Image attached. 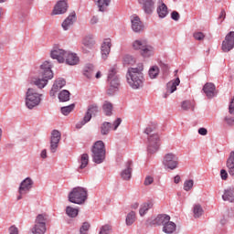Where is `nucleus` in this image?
I'll use <instances>...</instances> for the list:
<instances>
[{
	"instance_id": "obj_1",
	"label": "nucleus",
	"mask_w": 234,
	"mask_h": 234,
	"mask_svg": "<svg viewBox=\"0 0 234 234\" xmlns=\"http://www.w3.org/2000/svg\"><path fill=\"white\" fill-rule=\"evenodd\" d=\"M144 70V66H141L139 68H130L128 69V71L126 73V81L131 87V89H133L134 90L138 89H142L144 87V73L142 72Z\"/></svg>"
},
{
	"instance_id": "obj_2",
	"label": "nucleus",
	"mask_w": 234,
	"mask_h": 234,
	"mask_svg": "<svg viewBox=\"0 0 234 234\" xmlns=\"http://www.w3.org/2000/svg\"><path fill=\"white\" fill-rule=\"evenodd\" d=\"M51 69L52 66L50 65V62L44 61L40 66V75L38 78L33 80L34 85L38 87V89H45L47 83H48V80L54 78V73Z\"/></svg>"
},
{
	"instance_id": "obj_3",
	"label": "nucleus",
	"mask_w": 234,
	"mask_h": 234,
	"mask_svg": "<svg viewBox=\"0 0 234 234\" xmlns=\"http://www.w3.org/2000/svg\"><path fill=\"white\" fill-rule=\"evenodd\" d=\"M52 59H57L58 63H67V65H78L80 57L75 53L67 52L63 49H54L50 53Z\"/></svg>"
},
{
	"instance_id": "obj_4",
	"label": "nucleus",
	"mask_w": 234,
	"mask_h": 234,
	"mask_svg": "<svg viewBox=\"0 0 234 234\" xmlns=\"http://www.w3.org/2000/svg\"><path fill=\"white\" fill-rule=\"evenodd\" d=\"M133 48L139 50L143 58H151L154 54V48L147 44L146 39L134 40L133 43Z\"/></svg>"
},
{
	"instance_id": "obj_5",
	"label": "nucleus",
	"mask_w": 234,
	"mask_h": 234,
	"mask_svg": "<svg viewBox=\"0 0 234 234\" xmlns=\"http://www.w3.org/2000/svg\"><path fill=\"white\" fill-rule=\"evenodd\" d=\"M69 200L72 204H84L85 200H87V190L83 187H75L69 194Z\"/></svg>"
},
{
	"instance_id": "obj_6",
	"label": "nucleus",
	"mask_w": 234,
	"mask_h": 234,
	"mask_svg": "<svg viewBox=\"0 0 234 234\" xmlns=\"http://www.w3.org/2000/svg\"><path fill=\"white\" fill-rule=\"evenodd\" d=\"M41 103V94L34 88H29L26 95V105L27 109H34Z\"/></svg>"
},
{
	"instance_id": "obj_7",
	"label": "nucleus",
	"mask_w": 234,
	"mask_h": 234,
	"mask_svg": "<svg viewBox=\"0 0 234 234\" xmlns=\"http://www.w3.org/2000/svg\"><path fill=\"white\" fill-rule=\"evenodd\" d=\"M93 162L101 164L105 160V144L102 141H97L91 149Z\"/></svg>"
},
{
	"instance_id": "obj_8",
	"label": "nucleus",
	"mask_w": 234,
	"mask_h": 234,
	"mask_svg": "<svg viewBox=\"0 0 234 234\" xmlns=\"http://www.w3.org/2000/svg\"><path fill=\"white\" fill-rule=\"evenodd\" d=\"M33 234H45L47 233V216L38 214L35 219V225L31 229Z\"/></svg>"
},
{
	"instance_id": "obj_9",
	"label": "nucleus",
	"mask_w": 234,
	"mask_h": 234,
	"mask_svg": "<svg viewBox=\"0 0 234 234\" xmlns=\"http://www.w3.org/2000/svg\"><path fill=\"white\" fill-rule=\"evenodd\" d=\"M163 165L165 167H167V169H171L172 171L176 169V167H178V156L174 153L165 154Z\"/></svg>"
},
{
	"instance_id": "obj_10",
	"label": "nucleus",
	"mask_w": 234,
	"mask_h": 234,
	"mask_svg": "<svg viewBox=\"0 0 234 234\" xmlns=\"http://www.w3.org/2000/svg\"><path fill=\"white\" fill-rule=\"evenodd\" d=\"M158 149H160V135L154 133L148 138V153L154 154Z\"/></svg>"
},
{
	"instance_id": "obj_11",
	"label": "nucleus",
	"mask_w": 234,
	"mask_h": 234,
	"mask_svg": "<svg viewBox=\"0 0 234 234\" xmlns=\"http://www.w3.org/2000/svg\"><path fill=\"white\" fill-rule=\"evenodd\" d=\"M234 48V31L228 33L222 41L221 50L222 52H230Z\"/></svg>"
},
{
	"instance_id": "obj_12",
	"label": "nucleus",
	"mask_w": 234,
	"mask_h": 234,
	"mask_svg": "<svg viewBox=\"0 0 234 234\" xmlns=\"http://www.w3.org/2000/svg\"><path fill=\"white\" fill-rule=\"evenodd\" d=\"M34 182L30 177L26 178L24 181L21 182L18 193L19 196L17 197V200H21L23 198V195H27L30 189H32V185Z\"/></svg>"
},
{
	"instance_id": "obj_13",
	"label": "nucleus",
	"mask_w": 234,
	"mask_h": 234,
	"mask_svg": "<svg viewBox=\"0 0 234 234\" xmlns=\"http://www.w3.org/2000/svg\"><path fill=\"white\" fill-rule=\"evenodd\" d=\"M108 82L110 83V90H114L120 87V80L118 75H116V69L112 68L108 73Z\"/></svg>"
},
{
	"instance_id": "obj_14",
	"label": "nucleus",
	"mask_w": 234,
	"mask_h": 234,
	"mask_svg": "<svg viewBox=\"0 0 234 234\" xmlns=\"http://www.w3.org/2000/svg\"><path fill=\"white\" fill-rule=\"evenodd\" d=\"M59 140H61V133L58 130H53L51 133L50 139V151L51 153H56L58 145L59 144Z\"/></svg>"
},
{
	"instance_id": "obj_15",
	"label": "nucleus",
	"mask_w": 234,
	"mask_h": 234,
	"mask_svg": "<svg viewBox=\"0 0 234 234\" xmlns=\"http://www.w3.org/2000/svg\"><path fill=\"white\" fill-rule=\"evenodd\" d=\"M138 3L143 5V10L145 14L151 15L154 12L156 0H138Z\"/></svg>"
},
{
	"instance_id": "obj_16",
	"label": "nucleus",
	"mask_w": 234,
	"mask_h": 234,
	"mask_svg": "<svg viewBox=\"0 0 234 234\" xmlns=\"http://www.w3.org/2000/svg\"><path fill=\"white\" fill-rule=\"evenodd\" d=\"M131 23H132V30L133 32H144V28L145 27L144 26V23H142V20H140V17L136 15L131 16Z\"/></svg>"
},
{
	"instance_id": "obj_17",
	"label": "nucleus",
	"mask_w": 234,
	"mask_h": 234,
	"mask_svg": "<svg viewBox=\"0 0 234 234\" xmlns=\"http://www.w3.org/2000/svg\"><path fill=\"white\" fill-rule=\"evenodd\" d=\"M69 9V5L67 4V1L62 0L58 1L53 9V16H59L60 14H65L67 10Z\"/></svg>"
},
{
	"instance_id": "obj_18",
	"label": "nucleus",
	"mask_w": 234,
	"mask_h": 234,
	"mask_svg": "<svg viewBox=\"0 0 234 234\" xmlns=\"http://www.w3.org/2000/svg\"><path fill=\"white\" fill-rule=\"evenodd\" d=\"M111 47H112V44L111 43V38H105L101 48L102 59H107V58H109V54H111Z\"/></svg>"
},
{
	"instance_id": "obj_19",
	"label": "nucleus",
	"mask_w": 234,
	"mask_h": 234,
	"mask_svg": "<svg viewBox=\"0 0 234 234\" xmlns=\"http://www.w3.org/2000/svg\"><path fill=\"white\" fill-rule=\"evenodd\" d=\"M94 38L92 37V36H86L83 37L82 39V50L83 52H89V50H92V48H94Z\"/></svg>"
},
{
	"instance_id": "obj_20",
	"label": "nucleus",
	"mask_w": 234,
	"mask_h": 234,
	"mask_svg": "<svg viewBox=\"0 0 234 234\" xmlns=\"http://www.w3.org/2000/svg\"><path fill=\"white\" fill-rule=\"evenodd\" d=\"M203 91L208 99L215 98V96H217V88L215 87V84L211 82H207L204 85Z\"/></svg>"
},
{
	"instance_id": "obj_21",
	"label": "nucleus",
	"mask_w": 234,
	"mask_h": 234,
	"mask_svg": "<svg viewBox=\"0 0 234 234\" xmlns=\"http://www.w3.org/2000/svg\"><path fill=\"white\" fill-rule=\"evenodd\" d=\"M132 173H133V161L129 160L124 164V169L121 173V176L122 178H123V180H131Z\"/></svg>"
},
{
	"instance_id": "obj_22",
	"label": "nucleus",
	"mask_w": 234,
	"mask_h": 234,
	"mask_svg": "<svg viewBox=\"0 0 234 234\" xmlns=\"http://www.w3.org/2000/svg\"><path fill=\"white\" fill-rule=\"evenodd\" d=\"M180 85V79L176 78V80H170L166 84V93L165 94V98H167L169 94H173L175 90H176V87Z\"/></svg>"
},
{
	"instance_id": "obj_23",
	"label": "nucleus",
	"mask_w": 234,
	"mask_h": 234,
	"mask_svg": "<svg viewBox=\"0 0 234 234\" xmlns=\"http://www.w3.org/2000/svg\"><path fill=\"white\" fill-rule=\"evenodd\" d=\"M76 12H72L63 22L62 28L63 30H69L74 23H76Z\"/></svg>"
},
{
	"instance_id": "obj_24",
	"label": "nucleus",
	"mask_w": 234,
	"mask_h": 234,
	"mask_svg": "<svg viewBox=\"0 0 234 234\" xmlns=\"http://www.w3.org/2000/svg\"><path fill=\"white\" fill-rule=\"evenodd\" d=\"M67 85V81L63 79H58L55 81L53 84V87L49 92L50 96H56V94L58 92L59 89H63Z\"/></svg>"
},
{
	"instance_id": "obj_25",
	"label": "nucleus",
	"mask_w": 234,
	"mask_h": 234,
	"mask_svg": "<svg viewBox=\"0 0 234 234\" xmlns=\"http://www.w3.org/2000/svg\"><path fill=\"white\" fill-rule=\"evenodd\" d=\"M169 220H171V217L165 214H160L154 218V224L164 227L165 224L168 223Z\"/></svg>"
},
{
	"instance_id": "obj_26",
	"label": "nucleus",
	"mask_w": 234,
	"mask_h": 234,
	"mask_svg": "<svg viewBox=\"0 0 234 234\" xmlns=\"http://www.w3.org/2000/svg\"><path fill=\"white\" fill-rule=\"evenodd\" d=\"M222 199L225 200V202H234V186H230L224 190Z\"/></svg>"
},
{
	"instance_id": "obj_27",
	"label": "nucleus",
	"mask_w": 234,
	"mask_h": 234,
	"mask_svg": "<svg viewBox=\"0 0 234 234\" xmlns=\"http://www.w3.org/2000/svg\"><path fill=\"white\" fill-rule=\"evenodd\" d=\"M227 168L230 176H234V151L230 152L227 160Z\"/></svg>"
},
{
	"instance_id": "obj_28",
	"label": "nucleus",
	"mask_w": 234,
	"mask_h": 234,
	"mask_svg": "<svg viewBox=\"0 0 234 234\" xmlns=\"http://www.w3.org/2000/svg\"><path fill=\"white\" fill-rule=\"evenodd\" d=\"M164 233L172 234L176 231V224L175 222L169 220L167 223H165L163 227Z\"/></svg>"
},
{
	"instance_id": "obj_29",
	"label": "nucleus",
	"mask_w": 234,
	"mask_h": 234,
	"mask_svg": "<svg viewBox=\"0 0 234 234\" xmlns=\"http://www.w3.org/2000/svg\"><path fill=\"white\" fill-rule=\"evenodd\" d=\"M111 5V0H98L97 6L99 7L100 12H105L107 6Z\"/></svg>"
},
{
	"instance_id": "obj_30",
	"label": "nucleus",
	"mask_w": 234,
	"mask_h": 234,
	"mask_svg": "<svg viewBox=\"0 0 234 234\" xmlns=\"http://www.w3.org/2000/svg\"><path fill=\"white\" fill-rule=\"evenodd\" d=\"M78 213H80V209L78 208H74L72 207H66V214L68 217H70V218H76V217H78Z\"/></svg>"
},
{
	"instance_id": "obj_31",
	"label": "nucleus",
	"mask_w": 234,
	"mask_h": 234,
	"mask_svg": "<svg viewBox=\"0 0 234 234\" xmlns=\"http://www.w3.org/2000/svg\"><path fill=\"white\" fill-rule=\"evenodd\" d=\"M151 207H153V203H151V202L143 204L140 207L139 215L141 217H144V215H145V213H147V211H149V209H151Z\"/></svg>"
},
{
	"instance_id": "obj_32",
	"label": "nucleus",
	"mask_w": 234,
	"mask_h": 234,
	"mask_svg": "<svg viewBox=\"0 0 234 234\" xmlns=\"http://www.w3.org/2000/svg\"><path fill=\"white\" fill-rule=\"evenodd\" d=\"M157 14L162 19L165 17V16H167V5L161 4V5L157 7Z\"/></svg>"
},
{
	"instance_id": "obj_33",
	"label": "nucleus",
	"mask_w": 234,
	"mask_h": 234,
	"mask_svg": "<svg viewBox=\"0 0 234 234\" xmlns=\"http://www.w3.org/2000/svg\"><path fill=\"white\" fill-rule=\"evenodd\" d=\"M59 101H69L70 100V92L67 90H64L58 94Z\"/></svg>"
},
{
	"instance_id": "obj_34",
	"label": "nucleus",
	"mask_w": 234,
	"mask_h": 234,
	"mask_svg": "<svg viewBox=\"0 0 234 234\" xmlns=\"http://www.w3.org/2000/svg\"><path fill=\"white\" fill-rule=\"evenodd\" d=\"M136 221V213L134 211H131L126 217V225L133 226Z\"/></svg>"
},
{
	"instance_id": "obj_35",
	"label": "nucleus",
	"mask_w": 234,
	"mask_h": 234,
	"mask_svg": "<svg viewBox=\"0 0 234 234\" xmlns=\"http://www.w3.org/2000/svg\"><path fill=\"white\" fill-rule=\"evenodd\" d=\"M193 213H194L195 218H198L202 217V215L204 214V209L202 208V206L195 205Z\"/></svg>"
},
{
	"instance_id": "obj_36",
	"label": "nucleus",
	"mask_w": 234,
	"mask_h": 234,
	"mask_svg": "<svg viewBox=\"0 0 234 234\" xmlns=\"http://www.w3.org/2000/svg\"><path fill=\"white\" fill-rule=\"evenodd\" d=\"M181 107L183 111H189V109H191L192 111H195V103L190 101H184L181 103Z\"/></svg>"
},
{
	"instance_id": "obj_37",
	"label": "nucleus",
	"mask_w": 234,
	"mask_h": 234,
	"mask_svg": "<svg viewBox=\"0 0 234 234\" xmlns=\"http://www.w3.org/2000/svg\"><path fill=\"white\" fill-rule=\"evenodd\" d=\"M84 76L90 80V78L94 76V66H92L91 64L88 65L84 69Z\"/></svg>"
},
{
	"instance_id": "obj_38",
	"label": "nucleus",
	"mask_w": 234,
	"mask_h": 234,
	"mask_svg": "<svg viewBox=\"0 0 234 234\" xmlns=\"http://www.w3.org/2000/svg\"><path fill=\"white\" fill-rule=\"evenodd\" d=\"M91 118H92V115L89 112H87L84 118H83V121L77 123L76 128L77 129H81V126L85 125V123H88V122H90Z\"/></svg>"
},
{
	"instance_id": "obj_39",
	"label": "nucleus",
	"mask_w": 234,
	"mask_h": 234,
	"mask_svg": "<svg viewBox=\"0 0 234 234\" xmlns=\"http://www.w3.org/2000/svg\"><path fill=\"white\" fill-rule=\"evenodd\" d=\"M102 109L106 114V116H111L112 114V103L109 101H105Z\"/></svg>"
},
{
	"instance_id": "obj_40",
	"label": "nucleus",
	"mask_w": 234,
	"mask_h": 234,
	"mask_svg": "<svg viewBox=\"0 0 234 234\" xmlns=\"http://www.w3.org/2000/svg\"><path fill=\"white\" fill-rule=\"evenodd\" d=\"M87 165H89V154H83L80 156V169H85V167H87Z\"/></svg>"
},
{
	"instance_id": "obj_41",
	"label": "nucleus",
	"mask_w": 234,
	"mask_h": 234,
	"mask_svg": "<svg viewBox=\"0 0 234 234\" xmlns=\"http://www.w3.org/2000/svg\"><path fill=\"white\" fill-rule=\"evenodd\" d=\"M158 74H160V69L158 66H154L149 69V77L151 80H154V78H157Z\"/></svg>"
},
{
	"instance_id": "obj_42",
	"label": "nucleus",
	"mask_w": 234,
	"mask_h": 234,
	"mask_svg": "<svg viewBox=\"0 0 234 234\" xmlns=\"http://www.w3.org/2000/svg\"><path fill=\"white\" fill-rule=\"evenodd\" d=\"M74 111V104H70L69 106H64L61 108V113L64 116H69V114H70V112H72Z\"/></svg>"
},
{
	"instance_id": "obj_43",
	"label": "nucleus",
	"mask_w": 234,
	"mask_h": 234,
	"mask_svg": "<svg viewBox=\"0 0 234 234\" xmlns=\"http://www.w3.org/2000/svg\"><path fill=\"white\" fill-rule=\"evenodd\" d=\"M134 63H136V60L134 59V58H133V56L126 55L123 58V65H134Z\"/></svg>"
},
{
	"instance_id": "obj_44",
	"label": "nucleus",
	"mask_w": 234,
	"mask_h": 234,
	"mask_svg": "<svg viewBox=\"0 0 234 234\" xmlns=\"http://www.w3.org/2000/svg\"><path fill=\"white\" fill-rule=\"evenodd\" d=\"M156 131V123L152 122L149 124L144 130L145 134H151V133H154Z\"/></svg>"
},
{
	"instance_id": "obj_45",
	"label": "nucleus",
	"mask_w": 234,
	"mask_h": 234,
	"mask_svg": "<svg viewBox=\"0 0 234 234\" xmlns=\"http://www.w3.org/2000/svg\"><path fill=\"white\" fill-rule=\"evenodd\" d=\"M109 131H111L110 122H104L101 126V134H109Z\"/></svg>"
},
{
	"instance_id": "obj_46",
	"label": "nucleus",
	"mask_w": 234,
	"mask_h": 234,
	"mask_svg": "<svg viewBox=\"0 0 234 234\" xmlns=\"http://www.w3.org/2000/svg\"><path fill=\"white\" fill-rule=\"evenodd\" d=\"M88 112L91 115V116H96V113L98 112V105L96 104H91L90 105L89 109H88Z\"/></svg>"
},
{
	"instance_id": "obj_47",
	"label": "nucleus",
	"mask_w": 234,
	"mask_h": 234,
	"mask_svg": "<svg viewBox=\"0 0 234 234\" xmlns=\"http://www.w3.org/2000/svg\"><path fill=\"white\" fill-rule=\"evenodd\" d=\"M112 228L110 225H104L101 228L99 234H111Z\"/></svg>"
},
{
	"instance_id": "obj_48",
	"label": "nucleus",
	"mask_w": 234,
	"mask_h": 234,
	"mask_svg": "<svg viewBox=\"0 0 234 234\" xmlns=\"http://www.w3.org/2000/svg\"><path fill=\"white\" fill-rule=\"evenodd\" d=\"M193 184L194 182L192 179L185 181L184 183L185 191H191V189H193Z\"/></svg>"
},
{
	"instance_id": "obj_49",
	"label": "nucleus",
	"mask_w": 234,
	"mask_h": 234,
	"mask_svg": "<svg viewBox=\"0 0 234 234\" xmlns=\"http://www.w3.org/2000/svg\"><path fill=\"white\" fill-rule=\"evenodd\" d=\"M90 228V224H89L88 222H84L80 228V233L87 234V231H89Z\"/></svg>"
},
{
	"instance_id": "obj_50",
	"label": "nucleus",
	"mask_w": 234,
	"mask_h": 234,
	"mask_svg": "<svg viewBox=\"0 0 234 234\" xmlns=\"http://www.w3.org/2000/svg\"><path fill=\"white\" fill-rule=\"evenodd\" d=\"M204 37H206V36L202 32L194 33V38L197 39V41H202Z\"/></svg>"
},
{
	"instance_id": "obj_51",
	"label": "nucleus",
	"mask_w": 234,
	"mask_h": 234,
	"mask_svg": "<svg viewBox=\"0 0 234 234\" xmlns=\"http://www.w3.org/2000/svg\"><path fill=\"white\" fill-rule=\"evenodd\" d=\"M9 234H19V229L16 225L11 226L9 228Z\"/></svg>"
},
{
	"instance_id": "obj_52",
	"label": "nucleus",
	"mask_w": 234,
	"mask_h": 234,
	"mask_svg": "<svg viewBox=\"0 0 234 234\" xmlns=\"http://www.w3.org/2000/svg\"><path fill=\"white\" fill-rule=\"evenodd\" d=\"M153 182H154V179L153 178V176H148L144 179V186H151Z\"/></svg>"
},
{
	"instance_id": "obj_53",
	"label": "nucleus",
	"mask_w": 234,
	"mask_h": 234,
	"mask_svg": "<svg viewBox=\"0 0 234 234\" xmlns=\"http://www.w3.org/2000/svg\"><path fill=\"white\" fill-rule=\"evenodd\" d=\"M218 21H220V23H223L224 20L226 19V11L222 10L218 17Z\"/></svg>"
},
{
	"instance_id": "obj_54",
	"label": "nucleus",
	"mask_w": 234,
	"mask_h": 234,
	"mask_svg": "<svg viewBox=\"0 0 234 234\" xmlns=\"http://www.w3.org/2000/svg\"><path fill=\"white\" fill-rule=\"evenodd\" d=\"M229 114H234V97L231 99V101L229 106Z\"/></svg>"
},
{
	"instance_id": "obj_55",
	"label": "nucleus",
	"mask_w": 234,
	"mask_h": 234,
	"mask_svg": "<svg viewBox=\"0 0 234 234\" xmlns=\"http://www.w3.org/2000/svg\"><path fill=\"white\" fill-rule=\"evenodd\" d=\"M171 17L174 19V21H178V19H180V14H178L176 11H174L171 14Z\"/></svg>"
},
{
	"instance_id": "obj_56",
	"label": "nucleus",
	"mask_w": 234,
	"mask_h": 234,
	"mask_svg": "<svg viewBox=\"0 0 234 234\" xmlns=\"http://www.w3.org/2000/svg\"><path fill=\"white\" fill-rule=\"evenodd\" d=\"M225 122L228 125H234V117H225Z\"/></svg>"
},
{
	"instance_id": "obj_57",
	"label": "nucleus",
	"mask_w": 234,
	"mask_h": 234,
	"mask_svg": "<svg viewBox=\"0 0 234 234\" xmlns=\"http://www.w3.org/2000/svg\"><path fill=\"white\" fill-rule=\"evenodd\" d=\"M220 176L222 180H228V172L224 169L220 171Z\"/></svg>"
},
{
	"instance_id": "obj_58",
	"label": "nucleus",
	"mask_w": 234,
	"mask_h": 234,
	"mask_svg": "<svg viewBox=\"0 0 234 234\" xmlns=\"http://www.w3.org/2000/svg\"><path fill=\"white\" fill-rule=\"evenodd\" d=\"M120 123H122V119L118 118L114 122H113V125H114V128L113 130L116 131L118 129V127H120Z\"/></svg>"
},
{
	"instance_id": "obj_59",
	"label": "nucleus",
	"mask_w": 234,
	"mask_h": 234,
	"mask_svg": "<svg viewBox=\"0 0 234 234\" xmlns=\"http://www.w3.org/2000/svg\"><path fill=\"white\" fill-rule=\"evenodd\" d=\"M198 133L201 134V136H206V134H207V130L206 128H199Z\"/></svg>"
},
{
	"instance_id": "obj_60",
	"label": "nucleus",
	"mask_w": 234,
	"mask_h": 234,
	"mask_svg": "<svg viewBox=\"0 0 234 234\" xmlns=\"http://www.w3.org/2000/svg\"><path fill=\"white\" fill-rule=\"evenodd\" d=\"M90 23V25H96V23H98V18L96 16H92Z\"/></svg>"
},
{
	"instance_id": "obj_61",
	"label": "nucleus",
	"mask_w": 234,
	"mask_h": 234,
	"mask_svg": "<svg viewBox=\"0 0 234 234\" xmlns=\"http://www.w3.org/2000/svg\"><path fill=\"white\" fill-rule=\"evenodd\" d=\"M175 184H179L180 183V176H176L174 178Z\"/></svg>"
},
{
	"instance_id": "obj_62",
	"label": "nucleus",
	"mask_w": 234,
	"mask_h": 234,
	"mask_svg": "<svg viewBox=\"0 0 234 234\" xmlns=\"http://www.w3.org/2000/svg\"><path fill=\"white\" fill-rule=\"evenodd\" d=\"M139 206H140V204H138V202H135V203L132 204V209H138Z\"/></svg>"
},
{
	"instance_id": "obj_63",
	"label": "nucleus",
	"mask_w": 234,
	"mask_h": 234,
	"mask_svg": "<svg viewBox=\"0 0 234 234\" xmlns=\"http://www.w3.org/2000/svg\"><path fill=\"white\" fill-rule=\"evenodd\" d=\"M4 15H5V9H3V7H0V20L3 19Z\"/></svg>"
},
{
	"instance_id": "obj_64",
	"label": "nucleus",
	"mask_w": 234,
	"mask_h": 234,
	"mask_svg": "<svg viewBox=\"0 0 234 234\" xmlns=\"http://www.w3.org/2000/svg\"><path fill=\"white\" fill-rule=\"evenodd\" d=\"M41 158H47V151L43 150L40 154Z\"/></svg>"
}]
</instances>
